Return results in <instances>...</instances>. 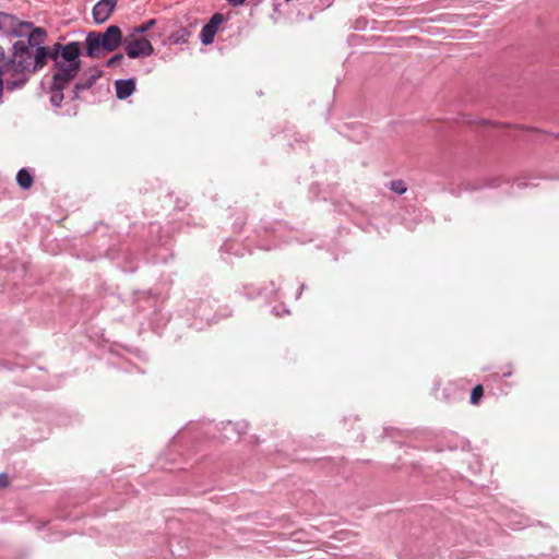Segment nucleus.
<instances>
[{
	"mask_svg": "<svg viewBox=\"0 0 559 559\" xmlns=\"http://www.w3.org/2000/svg\"><path fill=\"white\" fill-rule=\"evenodd\" d=\"M45 36L44 29L35 28L31 33L27 44L23 41L14 44L12 57L0 66V72L8 90L12 91L23 86L32 72L47 63L49 50L45 46H39V41Z\"/></svg>",
	"mask_w": 559,
	"mask_h": 559,
	"instance_id": "1",
	"label": "nucleus"
},
{
	"mask_svg": "<svg viewBox=\"0 0 559 559\" xmlns=\"http://www.w3.org/2000/svg\"><path fill=\"white\" fill-rule=\"evenodd\" d=\"M80 44L78 41L67 45L56 44L52 51H49L48 58L55 61L57 69L55 81L57 86L69 84L80 71Z\"/></svg>",
	"mask_w": 559,
	"mask_h": 559,
	"instance_id": "2",
	"label": "nucleus"
},
{
	"mask_svg": "<svg viewBox=\"0 0 559 559\" xmlns=\"http://www.w3.org/2000/svg\"><path fill=\"white\" fill-rule=\"evenodd\" d=\"M122 41V33L119 26L110 25L104 33L90 32L86 36V55L91 58H98L100 50L108 52L116 50Z\"/></svg>",
	"mask_w": 559,
	"mask_h": 559,
	"instance_id": "3",
	"label": "nucleus"
},
{
	"mask_svg": "<svg viewBox=\"0 0 559 559\" xmlns=\"http://www.w3.org/2000/svg\"><path fill=\"white\" fill-rule=\"evenodd\" d=\"M124 51L131 59L150 57L154 53V47L146 37L127 38Z\"/></svg>",
	"mask_w": 559,
	"mask_h": 559,
	"instance_id": "4",
	"label": "nucleus"
},
{
	"mask_svg": "<svg viewBox=\"0 0 559 559\" xmlns=\"http://www.w3.org/2000/svg\"><path fill=\"white\" fill-rule=\"evenodd\" d=\"M224 20V15L222 13H215L212 15L210 21L202 27L200 33V39L203 45H210L213 43L214 37Z\"/></svg>",
	"mask_w": 559,
	"mask_h": 559,
	"instance_id": "5",
	"label": "nucleus"
},
{
	"mask_svg": "<svg viewBox=\"0 0 559 559\" xmlns=\"http://www.w3.org/2000/svg\"><path fill=\"white\" fill-rule=\"evenodd\" d=\"M117 0H99L93 8L92 14L95 23H105L112 14Z\"/></svg>",
	"mask_w": 559,
	"mask_h": 559,
	"instance_id": "6",
	"label": "nucleus"
},
{
	"mask_svg": "<svg viewBox=\"0 0 559 559\" xmlns=\"http://www.w3.org/2000/svg\"><path fill=\"white\" fill-rule=\"evenodd\" d=\"M103 72L98 68L90 69L84 76L74 85V97H79V94L91 88L95 82L102 76Z\"/></svg>",
	"mask_w": 559,
	"mask_h": 559,
	"instance_id": "7",
	"label": "nucleus"
},
{
	"mask_svg": "<svg viewBox=\"0 0 559 559\" xmlns=\"http://www.w3.org/2000/svg\"><path fill=\"white\" fill-rule=\"evenodd\" d=\"M135 79H120L115 81V91L118 99H126L135 92Z\"/></svg>",
	"mask_w": 559,
	"mask_h": 559,
	"instance_id": "8",
	"label": "nucleus"
},
{
	"mask_svg": "<svg viewBox=\"0 0 559 559\" xmlns=\"http://www.w3.org/2000/svg\"><path fill=\"white\" fill-rule=\"evenodd\" d=\"M68 84H63L62 86H57L55 81V75L52 76V86H51V96L50 102L53 106L60 107L63 100L62 91L67 87Z\"/></svg>",
	"mask_w": 559,
	"mask_h": 559,
	"instance_id": "9",
	"label": "nucleus"
},
{
	"mask_svg": "<svg viewBox=\"0 0 559 559\" xmlns=\"http://www.w3.org/2000/svg\"><path fill=\"white\" fill-rule=\"evenodd\" d=\"M16 181L22 189L26 190L33 186L34 178L26 168H22L17 171Z\"/></svg>",
	"mask_w": 559,
	"mask_h": 559,
	"instance_id": "10",
	"label": "nucleus"
},
{
	"mask_svg": "<svg viewBox=\"0 0 559 559\" xmlns=\"http://www.w3.org/2000/svg\"><path fill=\"white\" fill-rule=\"evenodd\" d=\"M156 24V20L152 19V20H148L138 26H134L133 27V31H132V34H130V37H132L133 35H136V34H144L146 33L147 31H150L154 25Z\"/></svg>",
	"mask_w": 559,
	"mask_h": 559,
	"instance_id": "11",
	"label": "nucleus"
},
{
	"mask_svg": "<svg viewBox=\"0 0 559 559\" xmlns=\"http://www.w3.org/2000/svg\"><path fill=\"white\" fill-rule=\"evenodd\" d=\"M390 189L397 194H403L406 192L407 187L403 180H393L390 183Z\"/></svg>",
	"mask_w": 559,
	"mask_h": 559,
	"instance_id": "12",
	"label": "nucleus"
},
{
	"mask_svg": "<svg viewBox=\"0 0 559 559\" xmlns=\"http://www.w3.org/2000/svg\"><path fill=\"white\" fill-rule=\"evenodd\" d=\"M484 389L480 384L476 385L471 393V402L473 404H478L480 399L483 397Z\"/></svg>",
	"mask_w": 559,
	"mask_h": 559,
	"instance_id": "13",
	"label": "nucleus"
},
{
	"mask_svg": "<svg viewBox=\"0 0 559 559\" xmlns=\"http://www.w3.org/2000/svg\"><path fill=\"white\" fill-rule=\"evenodd\" d=\"M14 20L12 15L0 12V29L5 26L7 22H10V25L13 26Z\"/></svg>",
	"mask_w": 559,
	"mask_h": 559,
	"instance_id": "14",
	"label": "nucleus"
},
{
	"mask_svg": "<svg viewBox=\"0 0 559 559\" xmlns=\"http://www.w3.org/2000/svg\"><path fill=\"white\" fill-rule=\"evenodd\" d=\"M123 59L122 53H117L107 60V67H115Z\"/></svg>",
	"mask_w": 559,
	"mask_h": 559,
	"instance_id": "15",
	"label": "nucleus"
},
{
	"mask_svg": "<svg viewBox=\"0 0 559 559\" xmlns=\"http://www.w3.org/2000/svg\"><path fill=\"white\" fill-rule=\"evenodd\" d=\"M9 486V477L7 474L2 473L0 474V488H4Z\"/></svg>",
	"mask_w": 559,
	"mask_h": 559,
	"instance_id": "16",
	"label": "nucleus"
},
{
	"mask_svg": "<svg viewBox=\"0 0 559 559\" xmlns=\"http://www.w3.org/2000/svg\"><path fill=\"white\" fill-rule=\"evenodd\" d=\"M233 7L243 5L247 0H226Z\"/></svg>",
	"mask_w": 559,
	"mask_h": 559,
	"instance_id": "17",
	"label": "nucleus"
},
{
	"mask_svg": "<svg viewBox=\"0 0 559 559\" xmlns=\"http://www.w3.org/2000/svg\"><path fill=\"white\" fill-rule=\"evenodd\" d=\"M4 58V50L3 48L0 46V62L3 60Z\"/></svg>",
	"mask_w": 559,
	"mask_h": 559,
	"instance_id": "18",
	"label": "nucleus"
}]
</instances>
